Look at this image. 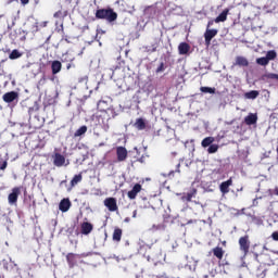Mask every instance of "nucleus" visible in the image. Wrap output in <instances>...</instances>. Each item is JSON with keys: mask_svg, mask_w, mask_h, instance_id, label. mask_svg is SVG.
<instances>
[{"mask_svg": "<svg viewBox=\"0 0 278 278\" xmlns=\"http://www.w3.org/2000/svg\"><path fill=\"white\" fill-rule=\"evenodd\" d=\"M96 18H98V21H108V23H114V21L118 18V13H116L112 8L98 9L96 11Z\"/></svg>", "mask_w": 278, "mask_h": 278, "instance_id": "1", "label": "nucleus"}, {"mask_svg": "<svg viewBox=\"0 0 278 278\" xmlns=\"http://www.w3.org/2000/svg\"><path fill=\"white\" fill-rule=\"evenodd\" d=\"M239 249L243 252L244 257L249 255V251L251 249V239L249 235H244L243 237L239 238Z\"/></svg>", "mask_w": 278, "mask_h": 278, "instance_id": "2", "label": "nucleus"}, {"mask_svg": "<svg viewBox=\"0 0 278 278\" xmlns=\"http://www.w3.org/2000/svg\"><path fill=\"white\" fill-rule=\"evenodd\" d=\"M216 36H218V29L206 28L204 33V42L206 47H210V45H212V39L216 38Z\"/></svg>", "mask_w": 278, "mask_h": 278, "instance_id": "3", "label": "nucleus"}, {"mask_svg": "<svg viewBox=\"0 0 278 278\" xmlns=\"http://www.w3.org/2000/svg\"><path fill=\"white\" fill-rule=\"evenodd\" d=\"M23 187H15L12 189V192L8 197V201L10 205H16L18 202V195L21 194V190Z\"/></svg>", "mask_w": 278, "mask_h": 278, "instance_id": "4", "label": "nucleus"}, {"mask_svg": "<svg viewBox=\"0 0 278 278\" xmlns=\"http://www.w3.org/2000/svg\"><path fill=\"white\" fill-rule=\"evenodd\" d=\"M231 186H233V178H229L226 181H223L219 185V191L222 192V194H229V188H231Z\"/></svg>", "mask_w": 278, "mask_h": 278, "instance_id": "5", "label": "nucleus"}, {"mask_svg": "<svg viewBox=\"0 0 278 278\" xmlns=\"http://www.w3.org/2000/svg\"><path fill=\"white\" fill-rule=\"evenodd\" d=\"M104 205L108 207L109 212H116L118 210V204H116L115 198H106L104 200Z\"/></svg>", "mask_w": 278, "mask_h": 278, "instance_id": "6", "label": "nucleus"}, {"mask_svg": "<svg viewBox=\"0 0 278 278\" xmlns=\"http://www.w3.org/2000/svg\"><path fill=\"white\" fill-rule=\"evenodd\" d=\"M81 255L75 254V253H67L66 255V262L68 264V268H73L74 266H77V260H79Z\"/></svg>", "mask_w": 278, "mask_h": 278, "instance_id": "7", "label": "nucleus"}, {"mask_svg": "<svg viewBox=\"0 0 278 278\" xmlns=\"http://www.w3.org/2000/svg\"><path fill=\"white\" fill-rule=\"evenodd\" d=\"M4 103H13L18 99V92L16 91H9L2 96Z\"/></svg>", "mask_w": 278, "mask_h": 278, "instance_id": "8", "label": "nucleus"}, {"mask_svg": "<svg viewBox=\"0 0 278 278\" xmlns=\"http://www.w3.org/2000/svg\"><path fill=\"white\" fill-rule=\"evenodd\" d=\"M142 191V185L136 184L130 191H128L127 197L134 200L138 197V193Z\"/></svg>", "mask_w": 278, "mask_h": 278, "instance_id": "9", "label": "nucleus"}, {"mask_svg": "<svg viewBox=\"0 0 278 278\" xmlns=\"http://www.w3.org/2000/svg\"><path fill=\"white\" fill-rule=\"evenodd\" d=\"M117 162H125L127 160V149L125 147L116 148Z\"/></svg>", "mask_w": 278, "mask_h": 278, "instance_id": "10", "label": "nucleus"}, {"mask_svg": "<svg viewBox=\"0 0 278 278\" xmlns=\"http://www.w3.org/2000/svg\"><path fill=\"white\" fill-rule=\"evenodd\" d=\"M178 53L179 55H188V53H190V45L188 42H180Z\"/></svg>", "mask_w": 278, "mask_h": 278, "instance_id": "11", "label": "nucleus"}, {"mask_svg": "<svg viewBox=\"0 0 278 278\" xmlns=\"http://www.w3.org/2000/svg\"><path fill=\"white\" fill-rule=\"evenodd\" d=\"M60 212H68L71 210V200L68 198L61 200L59 204Z\"/></svg>", "mask_w": 278, "mask_h": 278, "instance_id": "12", "label": "nucleus"}, {"mask_svg": "<svg viewBox=\"0 0 278 278\" xmlns=\"http://www.w3.org/2000/svg\"><path fill=\"white\" fill-rule=\"evenodd\" d=\"M80 229H81L83 236H90V233L92 232L93 226L92 224L85 222L81 224Z\"/></svg>", "mask_w": 278, "mask_h": 278, "instance_id": "13", "label": "nucleus"}, {"mask_svg": "<svg viewBox=\"0 0 278 278\" xmlns=\"http://www.w3.org/2000/svg\"><path fill=\"white\" fill-rule=\"evenodd\" d=\"M244 123H245L248 126L257 125V114H255V113H250L249 115H247V116L244 117Z\"/></svg>", "mask_w": 278, "mask_h": 278, "instance_id": "14", "label": "nucleus"}, {"mask_svg": "<svg viewBox=\"0 0 278 278\" xmlns=\"http://www.w3.org/2000/svg\"><path fill=\"white\" fill-rule=\"evenodd\" d=\"M65 162H66V157H64V155L60 153H56L54 155V161H53L54 166H59V167L64 166Z\"/></svg>", "mask_w": 278, "mask_h": 278, "instance_id": "15", "label": "nucleus"}, {"mask_svg": "<svg viewBox=\"0 0 278 278\" xmlns=\"http://www.w3.org/2000/svg\"><path fill=\"white\" fill-rule=\"evenodd\" d=\"M136 129L139 131H142L143 129H147V122L142 117H139L136 119L135 125Z\"/></svg>", "mask_w": 278, "mask_h": 278, "instance_id": "16", "label": "nucleus"}, {"mask_svg": "<svg viewBox=\"0 0 278 278\" xmlns=\"http://www.w3.org/2000/svg\"><path fill=\"white\" fill-rule=\"evenodd\" d=\"M227 16H229V9H225V10L215 18V23H225V21H227Z\"/></svg>", "mask_w": 278, "mask_h": 278, "instance_id": "17", "label": "nucleus"}, {"mask_svg": "<svg viewBox=\"0 0 278 278\" xmlns=\"http://www.w3.org/2000/svg\"><path fill=\"white\" fill-rule=\"evenodd\" d=\"M212 253L215 257H217V260H223L224 255H225V250H223L222 247H216L212 250Z\"/></svg>", "mask_w": 278, "mask_h": 278, "instance_id": "18", "label": "nucleus"}, {"mask_svg": "<svg viewBox=\"0 0 278 278\" xmlns=\"http://www.w3.org/2000/svg\"><path fill=\"white\" fill-rule=\"evenodd\" d=\"M52 75H58L62 71V62L53 61L51 64Z\"/></svg>", "mask_w": 278, "mask_h": 278, "instance_id": "19", "label": "nucleus"}, {"mask_svg": "<svg viewBox=\"0 0 278 278\" xmlns=\"http://www.w3.org/2000/svg\"><path fill=\"white\" fill-rule=\"evenodd\" d=\"M122 238H123V229L115 228L113 232L114 242H121Z\"/></svg>", "mask_w": 278, "mask_h": 278, "instance_id": "20", "label": "nucleus"}, {"mask_svg": "<svg viewBox=\"0 0 278 278\" xmlns=\"http://www.w3.org/2000/svg\"><path fill=\"white\" fill-rule=\"evenodd\" d=\"M236 64L237 66H249V60L244 56H237Z\"/></svg>", "mask_w": 278, "mask_h": 278, "instance_id": "21", "label": "nucleus"}, {"mask_svg": "<svg viewBox=\"0 0 278 278\" xmlns=\"http://www.w3.org/2000/svg\"><path fill=\"white\" fill-rule=\"evenodd\" d=\"M214 142V137H206L202 140L201 146L204 149H207V147H211Z\"/></svg>", "mask_w": 278, "mask_h": 278, "instance_id": "22", "label": "nucleus"}, {"mask_svg": "<svg viewBox=\"0 0 278 278\" xmlns=\"http://www.w3.org/2000/svg\"><path fill=\"white\" fill-rule=\"evenodd\" d=\"M83 179H84V176L81 174L75 175L71 180V187L75 188V186H77V184H79Z\"/></svg>", "mask_w": 278, "mask_h": 278, "instance_id": "23", "label": "nucleus"}, {"mask_svg": "<svg viewBox=\"0 0 278 278\" xmlns=\"http://www.w3.org/2000/svg\"><path fill=\"white\" fill-rule=\"evenodd\" d=\"M245 99H256L260 97V91L257 90H251L249 92L244 93Z\"/></svg>", "mask_w": 278, "mask_h": 278, "instance_id": "24", "label": "nucleus"}, {"mask_svg": "<svg viewBox=\"0 0 278 278\" xmlns=\"http://www.w3.org/2000/svg\"><path fill=\"white\" fill-rule=\"evenodd\" d=\"M9 58L11 60H18V58H23V53L18 51L17 49L12 50V52L9 54Z\"/></svg>", "mask_w": 278, "mask_h": 278, "instance_id": "25", "label": "nucleus"}, {"mask_svg": "<svg viewBox=\"0 0 278 278\" xmlns=\"http://www.w3.org/2000/svg\"><path fill=\"white\" fill-rule=\"evenodd\" d=\"M201 92H204L205 94H216V88L212 87H201L200 88Z\"/></svg>", "mask_w": 278, "mask_h": 278, "instance_id": "26", "label": "nucleus"}, {"mask_svg": "<svg viewBox=\"0 0 278 278\" xmlns=\"http://www.w3.org/2000/svg\"><path fill=\"white\" fill-rule=\"evenodd\" d=\"M86 131H88V126H81L80 128H78L74 136L75 138H79V136H84V134H86Z\"/></svg>", "mask_w": 278, "mask_h": 278, "instance_id": "27", "label": "nucleus"}, {"mask_svg": "<svg viewBox=\"0 0 278 278\" xmlns=\"http://www.w3.org/2000/svg\"><path fill=\"white\" fill-rule=\"evenodd\" d=\"M268 62L270 61L266 56L256 59V64H260L261 66H268Z\"/></svg>", "mask_w": 278, "mask_h": 278, "instance_id": "28", "label": "nucleus"}, {"mask_svg": "<svg viewBox=\"0 0 278 278\" xmlns=\"http://www.w3.org/2000/svg\"><path fill=\"white\" fill-rule=\"evenodd\" d=\"M267 61L270 62V60H275L277 58V52L275 50H269L267 53H266V56Z\"/></svg>", "mask_w": 278, "mask_h": 278, "instance_id": "29", "label": "nucleus"}, {"mask_svg": "<svg viewBox=\"0 0 278 278\" xmlns=\"http://www.w3.org/2000/svg\"><path fill=\"white\" fill-rule=\"evenodd\" d=\"M195 194H197V191H195V189H193V192L187 193V194L184 197V199H185L188 203H190V201H192V198L195 197Z\"/></svg>", "mask_w": 278, "mask_h": 278, "instance_id": "30", "label": "nucleus"}, {"mask_svg": "<svg viewBox=\"0 0 278 278\" xmlns=\"http://www.w3.org/2000/svg\"><path fill=\"white\" fill-rule=\"evenodd\" d=\"M218 151V144H210L208 146V149H207V152L208 153H216Z\"/></svg>", "mask_w": 278, "mask_h": 278, "instance_id": "31", "label": "nucleus"}, {"mask_svg": "<svg viewBox=\"0 0 278 278\" xmlns=\"http://www.w3.org/2000/svg\"><path fill=\"white\" fill-rule=\"evenodd\" d=\"M63 58H65V59H64L65 62H73V60H75L74 56H73V58H68V52H66V53L63 55ZM67 58H68V59H67Z\"/></svg>", "mask_w": 278, "mask_h": 278, "instance_id": "32", "label": "nucleus"}, {"mask_svg": "<svg viewBox=\"0 0 278 278\" xmlns=\"http://www.w3.org/2000/svg\"><path fill=\"white\" fill-rule=\"evenodd\" d=\"M162 72H164V63H161L156 68V73H162Z\"/></svg>", "mask_w": 278, "mask_h": 278, "instance_id": "33", "label": "nucleus"}, {"mask_svg": "<svg viewBox=\"0 0 278 278\" xmlns=\"http://www.w3.org/2000/svg\"><path fill=\"white\" fill-rule=\"evenodd\" d=\"M271 238H273V240H275L276 242H278V231H274V232L271 233Z\"/></svg>", "mask_w": 278, "mask_h": 278, "instance_id": "34", "label": "nucleus"}, {"mask_svg": "<svg viewBox=\"0 0 278 278\" xmlns=\"http://www.w3.org/2000/svg\"><path fill=\"white\" fill-rule=\"evenodd\" d=\"M62 16V11H56L54 14H53V17L54 18H60Z\"/></svg>", "mask_w": 278, "mask_h": 278, "instance_id": "35", "label": "nucleus"}, {"mask_svg": "<svg viewBox=\"0 0 278 278\" xmlns=\"http://www.w3.org/2000/svg\"><path fill=\"white\" fill-rule=\"evenodd\" d=\"M214 23H215V20L208 21L206 29H210V27H212V25H214Z\"/></svg>", "mask_w": 278, "mask_h": 278, "instance_id": "36", "label": "nucleus"}, {"mask_svg": "<svg viewBox=\"0 0 278 278\" xmlns=\"http://www.w3.org/2000/svg\"><path fill=\"white\" fill-rule=\"evenodd\" d=\"M105 103H106L105 101L100 100V101L98 102V109L101 110V105H104Z\"/></svg>", "mask_w": 278, "mask_h": 278, "instance_id": "37", "label": "nucleus"}, {"mask_svg": "<svg viewBox=\"0 0 278 278\" xmlns=\"http://www.w3.org/2000/svg\"><path fill=\"white\" fill-rule=\"evenodd\" d=\"M22 5H27V3H29V0H20Z\"/></svg>", "mask_w": 278, "mask_h": 278, "instance_id": "38", "label": "nucleus"}, {"mask_svg": "<svg viewBox=\"0 0 278 278\" xmlns=\"http://www.w3.org/2000/svg\"><path fill=\"white\" fill-rule=\"evenodd\" d=\"M156 278H169V277L166 274H163V275L156 276Z\"/></svg>", "mask_w": 278, "mask_h": 278, "instance_id": "39", "label": "nucleus"}, {"mask_svg": "<svg viewBox=\"0 0 278 278\" xmlns=\"http://www.w3.org/2000/svg\"><path fill=\"white\" fill-rule=\"evenodd\" d=\"M181 166V164L180 163H178L177 165H176V173H180V170H179V167Z\"/></svg>", "mask_w": 278, "mask_h": 278, "instance_id": "40", "label": "nucleus"}, {"mask_svg": "<svg viewBox=\"0 0 278 278\" xmlns=\"http://www.w3.org/2000/svg\"><path fill=\"white\" fill-rule=\"evenodd\" d=\"M274 194H276V197H278V187L275 188Z\"/></svg>", "mask_w": 278, "mask_h": 278, "instance_id": "41", "label": "nucleus"}, {"mask_svg": "<svg viewBox=\"0 0 278 278\" xmlns=\"http://www.w3.org/2000/svg\"><path fill=\"white\" fill-rule=\"evenodd\" d=\"M137 214H138V211H134L132 218H136Z\"/></svg>", "mask_w": 278, "mask_h": 278, "instance_id": "42", "label": "nucleus"}, {"mask_svg": "<svg viewBox=\"0 0 278 278\" xmlns=\"http://www.w3.org/2000/svg\"><path fill=\"white\" fill-rule=\"evenodd\" d=\"M35 3H36V4L40 3V0H35Z\"/></svg>", "mask_w": 278, "mask_h": 278, "instance_id": "43", "label": "nucleus"}, {"mask_svg": "<svg viewBox=\"0 0 278 278\" xmlns=\"http://www.w3.org/2000/svg\"><path fill=\"white\" fill-rule=\"evenodd\" d=\"M43 27H47V22H43Z\"/></svg>", "mask_w": 278, "mask_h": 278, "instance_id": "44", "label": "nucleus"}, {"mask_svg": "<svg viewBox=\"0 0 278 278\" xmlns=\"http://www.w3.org/2000/svg\"><path fill=\"white\" fill-rule=\"evenodd\" d=\"M148 262H151V257L150 256H148Z\"/></svg>", "mask_w": 278, "mask_h": 278, "instance_id": "45", "label": "nucleus"}, {"mask_svg": "<svg viewBox=\"0 0 278 278\" xmlns=\"http://www.w3.org/2000/svg\"><path fill=\"white\" fill-rule=\"evenodd\" d=\"M71 68V64L67 65V70Z\"/></svg>", "mask_w": 278, "mask_h": 278, "instance_id": "46", "label": "nucleus"}, {"mask_svg": "<svg viewBox=\"0 0 278 278\" xmlns=\"http://www.w3.org/2000/svg\"><path fill=\"white\" fill-rule=\"evenodd\" d=\"M274 77H276V78H277V77H278V75H277V74H274Z\"/></svg>", "mask_w": 278, "mask_h": 278, "instance_id": "47", "label": "nucleus"}, {"mask_svg": "<svg viewBox=\"0 0 278 278\" xmlns=\"http://www.w3.org/2000/svg\"><path fill=\"white\" fill-rule=\"evenodd\" d=\"M173 173H175V172L172 170V172L169 173V175H173Z\"/></svg>", "mask_w": 278, "mask_h": 278, "instance_id": "48", "label": "nucleus"}, {"mask_svg": "<svg viewBox=\"0 0 278 278\" xmlns=\"http://www.w3.org/2000/svg\"><path fill=\"white\" fill-rule=\"evenodd\" d=\"M4 269H5V270H8V267H7V266H4Z\"/></svg>", "mask_w": 278, "mask_h": 278, "instance_id": "49", "label": "nucleus"}]
</instances>
